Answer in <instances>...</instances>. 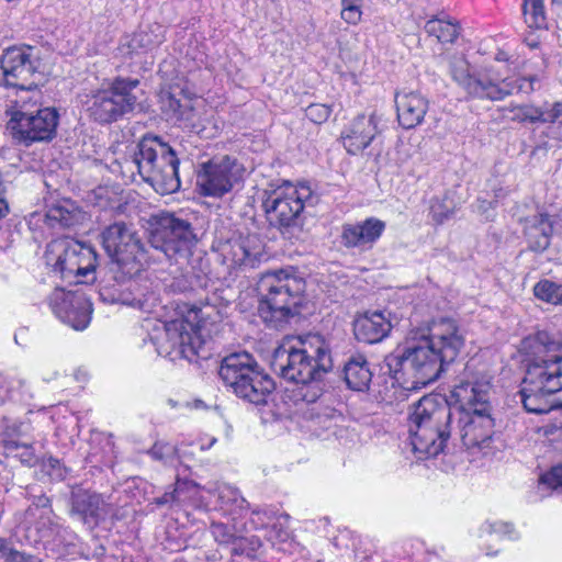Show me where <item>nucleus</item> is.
<instances>
[{
    "mask_svg": "<svg viewBox=\"0 0 562 562\" xmlns=\"http://www.w3.org/2000/svg\"><path fill=\"white\" fill-rule=\"evenodd\" d=\"M385 222L369 217L356 224H344L340 243L346 248L369 249L382 236Z\"/></svg>",
    "mask_w": 562,
    "mask_h": 562,
    "instance_id": "22",
    "label": "nucleus"
},
{
    "mask_svg": "<svg viewBox=\"0 0 562 562\" xmlns=\"http://www.w3.org/2000/svg\"><path fill=\"white\" fill-rule=\"evenodd\" d=\"M537 299L551 304H562V285L550 280H541L533 286Z\"/></svg>",
    "mask_w": 562,
    "mask_h": 562,
    "instance_id": "38",
    "label": "nucleus"
},
{
    "mask_svg": "<svg viewBox=\"0 0 562 562\" xmlns=\"http://www.w3.org/2000/svg\"><path fill=\"white\" fill-rule=\"evenodd\" d=\"M452 212H446V213H441V212H438L436 207H432V216H434V220L438 223V224H441L443 223L446 220H448L450 217Z\"/></svg>",
    "mask_w": 562,
    "mask_h": 562,
    "instance_id": "55",
    "label": "nucleus"
},
{
    "mask_svg": "<svg viewBox=\"0 0 562 562\" xmlns=\"http://www.w3.org/2000/svg\"><path fill=\"white\" fill-rule=\"evenodd\" d=\"M198 241V231L189 218L171 212L151 215L148 243L167 259L186 258Z\"/></svg>",
    "mask_w": 562,
    "mask_h": 562,
    "instance_id": "9",
    "label": "nucleus"
},
{
    "mask_svg": "<svg viewBox=\"0 0 562 562\" xmlns=\"http://www.w3.org/2000/svg\"><path fill=\"white\" fill-rule=\"evenodd\" d=\"M380 122L374 113L355 117L341 132L342 145L348 154L357 155L364 150L380 134Z\"/></svg>",
    "mask_w": 562,
    "mask_h": 562,
    "instance_id": "20",
    "label": "nucleus"
},
{
    "mask_svg": "<svg viewBox=\"0 0 562 562\" xmlns=\"http://www.w3.org/2000/svg\"><path fill=\"white\" fill-rule=\"evenodd\" d=\"M492 387V378L480 374L460 380L451 391L458 408L454 434L467 449L490 447L495 426L491 414Z\"/></svg>",
    "mask_w": 562,
    "mask_h": 562,
    "instance_id": "3",
    "label": "nucleus"
},
{
    "mask_svg": "<svg viewBox=\"0 0 562 562\" xmlns=\"http://www.w3.org/2000/svg\"><path fill=\"white\" fill-rule=\"evenodd\" d=\"M175 140L171 145V153L165 154L158 164L153 166V170H142L138 173L149 181L156 191L161 194H171L180 189L181 182L179 178L180 151Z\"/></svg>",
    "mask_w": 562,
    "mask_h": 562,
    "instance_id": "19",
    "label": "nucleus"
},
{
    "mask_svg": "<svg viewBox=\"0 0 562 562\" xmlns=\"http://www.w3.org/2000/svg\"><path fill=\"white\" fill-rule=\"evenodd\" d=\"M81 249V243L72 238L63 237L47 244L44 254L45 263L52 267L54 272L60 273L63 278L74 276V267L77 260V252Z\"/></svg>",
    "mask_w": 562,
    "mask_h": 562,
    "instance_id": "21",
    "label": "nucleus"
},
{
    "mask_svg": "<svg viewBox=\"0 0 562 562\" xmlns=\"http://www.w3.org/2000/svg\"><path fill=\"white\" fill-rule=\"evenodd\" d=\"M38 50L30 45L11 46L0 56L2 85L19 91H33L38 97V82L42 78Z\"/></svg>",
    "mask_w": 562,
    "mask_h": 562,
    "instance_id": "12",
    "label": "nucleus"
},
{
    "mask_svg": "<svg viewBox=\"0 0 562 562\" xmlns=\"http://www.w3.org/2000/svg\"><path fill=\"white\" fill-rule=\"evenodd\" d=\"M525 235L529 248L532 251L541 252L550 246L551 235L553 233V223L550 216L539 213L526 220Z\"/></svg>",
    "mask_w": 562,
    "mask_h": 562,
    "instance_id": "31",
    "label": "nucleus"
},
{
    "mask_svg": "<svg viewBox=\"0 0 562 562\" xmlns=\"http://www.w3.org/2000/svg\"><path fill=\"white\" fill-rule=\"evenodd\" d=\"M218 376L237 397L257 406L266 405L276 389L271 376L246 351L223 358Z\"/></svg>",
    "mask_w": 562,
    "mask_h": 562,
    "instance_id": "7",
    "label": "nucleus"
},
{
    "mask_svg": "<svg viewBox=\"0 0 562 562\" xmlns=\"http://www.w3.org/2000/svg\"><path fill=\"white\" fill-rule=\"evenodd\" d=\"M227 258L243 271L256 269L267 260L265 245L257 235L240 236L231 244Z\"/></svg>",
    "mask_w": 562,
    "mask_h": 562,
    "instance_id": "23",
    "label": "nucleus"
},
{
    "mask_svg": "<svg viewBox=\"0 0 562 562\" xmlns=\"http://www.w3.org/2000/svg\"><path fill=\"white\" fill-rule=\"evenodd\" d=\"M27 429L29 425L25 423L15 420L7 423L0 432V445L2 449L7 448L9 441H18L20 443L29 440L30 438L27 436Z\"/></svg>",
    "mask_w": 562,
    "mask_h": 562,
    "instance_id": "39",
    "label": "nucleus"
},
{
    "mask_svg": "<svg viewBox=\"0 0 562 562\" xmlns=\"http://www.w3.org/2000/svg\"><path fill=\"white\" fill-rule=\"evenodd\" d=\"M227 497L229 501H233L236 506L240 509L248 507L247 501L239 494V492L235 488H226L222 492L221 498L224 499Z\"/></svg>",
    "mask_w": 562,
    "mask_h": 562,
    "instance_id": "50",
    "label": "nucleus"
},
{
    "mask_svg": "<svg viewBox=\"0 0 562 562\" xmlns=\"http://www.w3.org/2000/svg\"><path fill=\"white\" fill-rule=\"evenodd\" d=\"M171 145L162 136L153 133L145 134L137 143L133 155V162L136 165L138 172L153 170V166L155 167L165 154L171 153Z\"/></svg>",
    "mask_w": 562,
    "mask_h": 562,
    "instance_id": "26",
    "label": "nucleus"
},
{
    "mask_svg": "<svg viewBox=\"0 0 562 562\" xmlns=\"http://www.w3.org/2000/svg\"><path fill=\"white\" fill-rule=\"evenodd\" d=\"M331 108L322 103H312L305 109V116L315 124H322L328 120Z\"/></svg>",
    "mask_w": 562,
    "mask_h": 562,
    "instance_id": "46",
    "label": "nucleus"
},
{
    "mask_svg": "<svg viewBox=\"0 0 562 562\" xmlns=\"http://www.w3.org/2000/svg\"><path fill=\"white\" fill-rule=\"evenodd\" d=\"M148 454L165 464H172L180 459L179 449L169 442H156L148 450Z\"/></svg>",
    "mask_w": 562,
    "mask_h": 562,
    "instance_id": "41",
    "label": "nucleus"
},
{
    "mask_svg": "<svg viewBox=\"0 0 562 562\" xmlns=\"http://www.w3.org/2000/svg\"><path fill=\"white\" fill-rule=\"evenodd\" d=\"M32 505L36 508H47L50 507V498L45 494L34 495L32 499Z\"/></svg>",
    "mask_w": 562,
    "mask_h": 562,
    "instance_id": "54",
    "label": "nucleus"
},
{
    "mask_svg": "<svg viewBox=\"0 0 562 562\" xmlns=\"http://www.w3.org/2000/svg\"><path fill=\"white\" fill-rule=\"evenodd\" d=\"M262 541L258 536H243L238 538L237 542L231 551L232 555L246 557L247 559H259L262 554Z\"/></svg>",
    "mask_w": 562,
    "mask_h": 562,
    "instance_id": "34",
    "label": "nucleus"
},
{
    "mask_svg": "<svg viewBox=\"0 0 562 562\" xmlns=\"http://www.w3.org/2000/svg\"><path fill=\"white\" fill-rule=\"evenodd\" d=\"M3 453L7 458L15 459L25 467L31 468L36 465L38 462V458L35 453L33 441L31 439L20 443L18 441H9L7 448L3 449Z\"/></svg>",
    "mask_w": 562,
    "mask_h": 562,
    "instance_id": "33",
    "label": "nucleus"
},
{
    "mask_svg": "<svg viewBox=\"0 0 562 562\" xmlns=\"http://www.w3.org/2000/svg\"><path fill=\"white\" fill-rule=\"evenodd\" d=\"M522 12L529 27L544 29L547 26L543 0H524Z\"/></svg>",
    "mask_w": 562,
    "mask_h": 562,
    "instance_id": "35",
    "label": "nucleus"
},
{
    "mask_svg": "<svg viewBox=\"0 0 562 562\" xmlns=\"http://www.w3.org/2000/svg\"><path fill=\"white\" fill-rule=\"evenodd\" d=\"M49 217L57 220L63 226H70L72 224L70 213L63 207L50 210Z\"/></svg>",
    "mask_w": 562,
    "mask_h": 562,
    "instance_id": "51",
    "label": "nucleus"
},
{
    "mask_svg": "<svg viewBox=\"0 0 562 562\" xmlns=\"http://www.w3.org/2000/svg\"><path fill=\"white\" fill-rule=\"evenodd\" d=\"M215 304H216L215 302H211V301L209 300V297H206V305H215Z\"/></svg>",
    "mask_w": 562,
    "mask_h": 562,
    "instance_id": "58",
    "label": "nucleus"
},
{
    "mask_svg": "<svg viewBox=\"0 0 562 562\" xmlns=\"http://www.w3.org/2000/svg\"><path fill=\"white\" fill-rule=\"evenodd\" d=\"M211 532L215 541L221 546H227L229 551L233 550V547L241 535V530L237 529L236 525L215 521L211 524Z\"/></svg>",
    "mask_w": 562,
    "mask_h": 562,
    "instance_id": "37",
    "label": "nucleus"
},
{
    "mask_svg": "<svg viewBox=\"0 0 562 562\" xmlns=\"http://www.w3.org/2000/svg\"><path fill=\"white\" fill-rule=\"evenodd\" d=\"M539 482L553 492L562 494V463L554 465L549 472L542 474Z\"/></svg>",
    "mask_w": 562,
    "mask_h": 562,
    "instance_id": "44",
    "label": "nucleus"
},
{
    "mask_svg": "<svg viewBox=\"0 0 562 562\" xmlns=\"http://www.w3.org/2000/svg\"><path fill=\"white\" fill-rule=\"evenodd\" d=\"M342 373L344 380L350 390L366 392L370 389L373 373L364 355H351L344 364Z\"/></svg>",
    "mask_w": 562,
    "mask_h": 562,
    "instance_id": "30",
    "label": "nucleus"
},
{
    "mask_svg": "<svg viewBox=\"0 0 562 562\" xmlns=\"http://www.w3.org/2000/svg\"><path fill=\"white\" fill-rule=\"evenodd\" d=\"M537 80V76L494 79L487 75L481 99L501 101L513 94L529 95L535 91L533 83Z\"/></svg>",
    "mask_w": 562,
    "mask_h": 562,
    "instance_id": "24",
    "label": "nucleus"
},
{
    "mask_svg": "<svg viewBox=\"0 0 562 562\" xmlns=\"http://www.w3.org/2000/svg\"><path fill=\"white\" fill-rule=\"evenodd\" d=\"M391 328V322L380 311L366 313L353 323L356 338L371 345L382 341L390 334Z\"/></svg>",
    "mask_w": 562,
    "mask_h": 562,
    "instance_id": "27",
    "label": "nucleus"
},
{
    "mask_svg": "<svg viewBox=\"0 0 562 562\" xmlns=\"http://www.w3.org/2000/svg\"><path fill=\"white\" fill-rule=\"evenodd\" d=\"M24 92L25 93H31V95L29 98H24V97L20 98V101H19V102H21V110L20 111L32 112L31 108L36 105L37 102L41 99V91L38 90V97H36L33 93V91L25 90Z\"/></svg>",
    "mask_w": 562,
    "mask_h": 562,
    "instance_id": "52",
    "label": "nucleus"
},
{
    "mask_svg": "<svg viewBox=\"0 0 562 562\" xmlns=\"http://www.w3.org/2000/svg\"><path fill=\"white\" fill-rule=\"evenodd\" d=\"M397 121L405 130L420 125L428 111V100L419 92L397 91L394 97Z\"/></svg>",
    "mask_w": 562,
    "mask_h": 562,
    "instance_id": "25",
    "label": "nucleus"
},
{
    "mask_svg": "<svg viewBox=\"0 0 562 562\" xmlns=\"http://www.w3.org/2000/svg\"><path fill=\"white\" fill-rule=\"evenodd\" d=\"M103 249L110 258L112 271L122 278L137 276L146 260V249L132 225L114 222L100 234Z\"/></svg>",
    "mask_w": 562,
    "mask_h": 562,
    "instance_id": "10",
    "label": "nucleus"
},
{
    "mask_svg": "<svg viewBox=\"0 0 562 562\" xmlns=\"http://www.w3.org/2000/svg\"><path fill=\"white\" fill-rule=\"evenodd\" d=\"M363 0H341V19L349 24H357L361 20V4Z\"/></svg>",
    "mask_w": 562,
    "mask_h": 562,
    "instance_id": "42",
    "label": "nucleus"
},
{
    "mask_svg": "<svg viewBox=\"0 0 562 562\" xmlns=\"http://www.w3.org/2000/svg\"><path fill=\"white\" fill-rule=\"evenodd\" d=\"M192 313L194 321L198 319L196 324L180 317L154 326V333L149 338L159 356L170 357L172 360L183 358L190 362L201 356L204 341L200 331L204 327L203 318L207 314L202 308Z\"/></svg>",
    "mask_w": 562,
    "mask_h": 562,
    "instance_id": "8",
    "label": "nucleus"
},
{
    "mask_svg": "<svg viewBox=\"0 0 562 562\" xmlns=\"http://www.w3.org/2000/svg\"><path fill=\"white\" fill-rule=\"evenodd\" d=\"M465 337L454 319H434L411 331L402 352L384 358L386 373L405 390L417 391L435 381L456 361Z\"/></svg>",
    "mask_w": 562,
    "mask_h": 562,
    "instance_id": "1",
    "label": "nucleus"
},
{
    "mask_svg": "<svg viewBox=\"0 0 562 562\" xmlns=\"http://www.w3.org/2000/svg\"><path fill=\"white\" fill-rule=\"evenodd\" d=\"M138 86V79L113 78L106 89L98 90L88 101L90 117L98 123L109 124L132 113L138 105V98L134 93Z\"/></svg>",
    "mask_w": 562,
    "mask_h": 562,
    "instance_id": "11",
    "label": "nucleus"
},
{
    "mask_svg": "<svg viewBox=\"0 0 562 562\" xmlns=\"http://www.w3.org/2000/svg\"><path fill=\"white\" fill-rule=\"evenodd\" d=\"M162 42V27L159 24H153L126 36L121 43V52L133 57L158 47Z\"/></svg>",
    "mask_w": 562,
    "mask_h": 562,
    "instance_id": "28",
    "label": "nucleus"
},
{
    "mask_svg": "<svg viewBox=\"0 0 562 562\" xmlns=\"http://www.w3.org/2000/svg\"><path fill=\"white\" fill-rule=\"evenodd\" d=\"M244 167L236 158L223 156L213 158L202 165L196 180L200 191L205 196L221 198L241 180Z\"/></svg>",
    "mask_w": 562,
    "mask_h": 562,
    "instance_id": "14",
    "label": "nucleus"
},
{
    "mask_svg": "<svg viewBox=\"0 0 562 562\" xmlns=\"http://www.w3.org/2000/svg\"><path fill=\"white\" fill-rule=\"evenodd\" d=\"M521 349L525 375L518 396L526 412L541 415L562 407V340L539 331L525 338Z\"/></svg>",
    "mask_w": 562,
    "mask_h": 562,
    "instance_id": "2",
    "label": "nucleus"
},
{
    "mask_svg": "<svg viewBox=\"0 0 562 562\" xmlns=\"http://www.w3.org/2000/svg\"><path fill=\"white\" fill-rule=\"evenodd\" d=\"M306 282L296 268L288 266L262 273L258 282V314L270 328L282 329L294 317L301 316Z\"/></svg>",
    "mask_w": 562,
    "mask_h": 562,
    "instance_id": "5",
    "label": "nucleus"
},
{
    "mask_svg": "<svg viewBox=\"0 0 562 562\" xmlns=\"http://www.w3.org/2000/svg\"><path fill=\"white\" fill-rule=\"evenodd\" d=\"M271 368L295 384L319 382L334 368L330 345L319 334L300 339L299 346L281 345L273 351Z\"/></svg>",
    "mask_w": 562,
    "mask_h": 562,
    "instance_id": "6",
    "label": "nucleus"
},
{
    "mask_svg": "<svg viewBox=\"0 0 562 562\" xmlns=\"http://www.w3.org/2000/svg\"><path fill=\"white\" fill-rule=\"evenodd\" d=\"M513 113L510 120L517 123H539L540 106L533 104H510L503 109Z\"/></svg>",
    "mask_w": 562,
    "mask_h": 562,
    "instance_id": "40",
    "label": "nucleus"
},
{
    "mask_svg": "<svg viewBox=\"0 0 562 562\" xmlns=\"http://www.w3.org/2000/svg\"><path fill=\"white\" fill-rule=\"evenodd\" d=\"M425 32L435 36L442 44H452L460 35V26L457 22L432 18L425 23Z\"/></svg>",
    "mask_w": 562,
    "mask_h": 562,
    "instance_id": "32",
    "label": "nucleus"
},
{
    "mask_svg": "<svg viewBox=\"0 0 562 562\" xmlns=\"http://www.w3.org/2000/svg\"><path fill=\"white\" fill-rule=\"evenodd\" d=\"M311 196L307 187H301L290 193L272 192L262 201L269 224L282 234L300 225V215L304 210V200Z\"/></svg>",
    "mask_w": 562,
    "mask_h": 562,
    "instance_id": "15",
    "label": "nucleus"
},
{
    "mask_svg": "<svg viewBox=\"0 0 562 562\" xmlns=\"http://www.w3.org/2000/svg\"><path fill=\"white\" fill-rule=\"evenodd\" d=\"M22 384H23L22 380H16V379L5 380V379L0 378V387L2 389L3 386H5V390L3 392H0V403H3L5 400L13 398V396H14L13 391H14L15 385L22 386Z\"/></svg>",
    "mask_w": 562,
    "mask_h": 562,
    "instance_id": "49",
    "label": "nucleus"
},
{
    "mask_svg": "<svg viewBox=\"0 0 562 562\" xmlns=\"http://www.w3.org/2000/svg\"><path fill=\"white\" fill-rule=\"evenodd\" d=\"M484 529L488 532H501L504 531L506 533H510L512 526L509 524H503V522H495V524H487Z\"/></svg>",
    "mask_w": 562,
    "mask_h": 562,
    "instance_id": "53",
    "label": "nucleus"
},
{
    "mask_svg": "<svg viewBox=\"0 0 562 562\" xmlns=\"http://www.w3.org/2000/svg\"><path fill=\"white\" fill-rule=\"evenodd\" d=\"M59 114L55 108L37 109L34 112L14 111L7 128L13 139L24 146L36 142H49L57 133Z\"/></svg>",
    "mask_w": 562,
    "mask_h": 562,
    "instance_id": "13",
    "label": "nucleus"
},
{
    "mask_svg": "<svg viewBox=\"0 0 562 562\" xmlns=\"http://www.w3.org/2000/svg\"><path fill=\"white\" fill-rule=\"evenodd\" d=\"M553 2L562 3V0H552Z\"/></svg>",
    "mask_w": 562,
    "mask_h": 562,
    "instance_id": "60",
    "label": "nucleus"
},
{
    "mask_svg": "<svg viewBox=\"0 0 562 562\" xmlns=\"http://www.w3.org/2000/svg\"><path fill=\"white\" fill-rule=\"evenodd\" d=\"M457 402L438 394L423 396L408 417L413 451L419 459L436 458L445 451L454 432Z\"/></svg>",
    "mask_w": 562,
    "mask_h": 562,
    "instance_id": "4",
    "label": "nucleus"
},
{
    "mask_svg": "<svg viewBox=\"0 0 562 562\" xmlns=\"http://www.w3.org/2000/svg\"><path fill=\"white\" fill-rule=\"evenodd\" d=\"M77 252V260L74 267L75 277H87L95 272L97 267V252L88 245L81 243V249Z\"/></svg>",
    "mask_w": 562,
    "mask_h": 562,
    "instance_id": "36",
    "label": "nucleus"
},
{
    "mask_svg": "<svg viewBox=\"0 0 562 562\" xmlns=\"http://www.w3.org/2000/svg\"><path fill=\"white\" fill-rule=\"evenodd\" d=\"M539 123H550L562 125V102H554L550 106L548 103L540 106Z\"/></svg>",
    "mask_w": 562,
    "mask_h": 562,
    "instance_id": "43",
    "label": "nucleus"
},
{
    "mask_svg": "<svg viewBox=\"0 0 562 562\" xmlns=\"http://www.w3.org/2000/svg\"><path fill=\"white\" fill-rule=\"evenodd\" d=\"M252 514L259 515V512L258 510H252Z\"/></svg>",
    "mask_w": 562,
    "mask_h": 562,
    "instance_id": "59",
    "label": "nucleus"
},
{
    "mask_svg": "<svg viewBox=\"0 0 562 562\" xmlns=\"http://www.w3.org/2000/svg\"><path fill=\"white\" fill-rule=\"evenodd\" d=\"M173 499V494L165 493L161 497L156 498L157 505H165Z\"/></svg>",
    "mask_w": 562,
    "mask_h": 562,
    "instance_id": "57",
    "label": "nucleus"
},
{
    "mask_svg": "<svg viewBox=\"0 0 562 562\" xmlns=\"http://www.w3.org/2000/svg\"><path fill=\"white\" fill-rule=\"evenodd\" d=\"M43 471L50 476L52 480L63 481L68 475V469L65 468L58 459L49 457L42 463Z\"/></svg>",
    "mask_w": 562,
    "mask_h": 562,
    "instance_id": "45",
    "label": "nucleus"
},
{
    "mask_svg": "<svg viewBox=\"0 0 562 562\" xmlns=\"http://www.w3.org/2000/svg\"><path fill=\"white\" fill-rule=\"evenodd\" d=\"M0 554L7 562H29V557L15 550L7 538H0Z\"/></svg>",
    "mask_w": 562,
    "mask_h": 562,
    "instance_id": "47",
    "label": "nucleus"
},
{
    "mask_svg": "<svg viewBox=\"0 0 562 562\" xmlns=\"http://www.w3.org/2000/svg\"><path fill=\"white\" fill-rule=\"evenodd\" d=\"M169 108L175 112V114L182 115L181 112V103L179 100L175 99L172 95H169Z\"/></svg>",
    "mask_w": 562,
    "mask_h": 562,
    "instance_id": "56",
    "label": "nucleus"
},
{
    "mask_svg": "<svg viewBox=\"0 0 562 562\" xmlns=\"http://www.w3.org/2000/svg\"><path fill=\"white\" fill-rule=\"evenodd\" d=\"M449 72L470 97L481 99L487 74L471 75L469 63L463 56H452L449 60Z\"/></svg>",
    "mask_w": 562,
    "mask_h": 562,
    "instance_id": "29",
    "label": "nucleus"
},
{
    "mask_svg": "<svg viewBox=\"0 0 562 562\" xmlns=\"http://www.w3.org/2000/svg\"><path fill=\"white\" fill-rule=\"evenodd\" d=\"M266 537L272 546H276L277 543H283L288 541L290 538V532L286 527H284L280 521H277L268 527Z\"/></svg>",
    "mask_w": 562,
    "mask_h": 562,
    "instance_id": "48",
    "label": "nucleus"
},
{
    "mask_svg": "<svg viewBox=\"0 0 562 562\" xmlns=\"http://www.w3.org/2000/svg\"><path fill=\"white\" fill-rule=\"evenodd\" d=\"M122 278L112 271V266H108V271L100 283V299L110 304H123L130 306L143 307V300L133 280L135 276H124Z\"/></svg>",
    "mask_w": 562,
    "mask_h": 562,
    "instance_id": "18",
    "label": "nucleus"
},
{
    "mask_svg": "<svg viewBox=\"0 0 562 562\" xmlns=\"http://www.w3.org/2000/svg\"><path fill=\"white\" fill-rule=\"evenodd\" d=\"M48 303L56 317L71 328L83 330L90 324L92 303L85 293L55 289Z\"/></svg>",
    "mask_w": 562,
    "mask_h": 562,
    "instance_id": "16",
    "label": "nucleus"
},
{
    "mask_svg": "<svg viewBox=\"0 0 562 562\" xmlns=\"http://www.w3.org/2000/svg\"><path fill=\"white\" fill-rule=\"evenodd\" d=\"M69 515L89 528L97 527L110 513V504L91 490L74 486L69 496Z\"/></svg>",
    "mask_w": 562,
    "mask_h": 562,
    "instance_id": "17",
    "label": "nucleus"
}]
</instances>
